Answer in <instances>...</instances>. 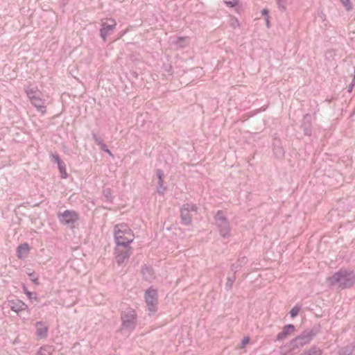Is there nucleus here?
Segmentation results:
<instances>
[{
    "mask_svg": "<svg viewBox=\"0 0 355 355\" xmlns=\"http://www.w3.org/2000/svg\"><path fill=\"white\" fill-rule=\"evenodd\" d=\"M329 286H337L340 289L351 288L355 283V273L353 270L341 268L327 279Z\"/></svg>",
    "mask_w": 355,
    "mask_h": 355,
    "instance_id": "nucleus-1",
    "label": "nucleus"
},
{
    "mask_svg": "<svg viewBox=\"0 0 355 355\" xmlns=\"http://www.w3.org/2000/svg\"><path fill=\"white\" fill-rule=\"evenodd\" d=\"M114 236L118 247H129L135 239L132 230L126 223L115 225L114 227Z\"/></svg>",
    "mask_w": 355,
    "mask_h": 355,
    "instance_id": "nucleus-2",
    "label": "nucleus"
},
{
    "mask_svg": "<svg viewBox=\"0 0 355 355\" xmlns=\"http://www.w3.org/2000/svg\"><path fill=\"white\" fill-rule=\"evenodd\" d=\"M27 96L31 104L42 114L46 112L45 100L43 98L42 93L37 87H27L25 89Z\"/></svg>",
    "mask_w": 355,
    "mask_h": 355,
    "instance_id": "nucleus-3",
    "label": "nucleus"
},
{
    "mask_svg": "<svg viewBox=\"0 0 355 355\" xmlns=\"http://www.w3.org/2000/svg\"><path fill=\"white\" fill-rule=\"evenodd\" d=\"M121 329L131 333L137 327V315L134 309L129 308L121 312Z\"/></svg>",
    "mask_w": 355,
    "mask_h": 355,
    "instance_id": "nucleus-4",
    "label": "nucleus"
},
{
    "mask_svg": "<svg viewBox=\"0 0 355 355\" xmlns=\"http://www.w3.org/2000/svg\"><path fill=\"white\" fill-rule=\"evenodd\" d=\"M318 329L313 328L304 330L300 335L296 336L289 342V345L293 348H300L309 344L318 334Z\"/></svg>",
    "mask_w": 355,
    "mask_h": 355,
    "instance_id": "nucleus-5",
    "label": "nucleus"
},
{
    "mask_svg": "<svg viewBox=\"0 0 355 355\" xmlns=\"http://www.w3.org/2000/svg\"><path fill=\"white\" fill-rule=\"evenodd\" d=\"M215 223L220 235L223 238H229L230 236V225L228 219L224 216L222 210H218L214 216Z\"/></svg>",
    "mask_w": 355,
    "mask_h": 355,
    "instance_id": "nucleus-6",
    "label": "nucleus"
},
{
    "mask_svg": "<svg viewBox=\"0 0 355 355\" xmlns=\"http://www.w3.org/2000/svg\"><path fill=\"white\" fill-rule=\"evenodd\" d=\"M58 218L60 223L67 225L71 228L75 227V224L80 218L77 211L69 209L64 211L62 213H59Z\"/></svg>",
    "mask_w": 355,
    "mask_h": 355,
    "instance_id": "nucleus-7",
    "label": "nucleus"
},
{
    "mask_svg": "<svg viewBox=\"0 0 355 355\" xmlns=\"http://www.w3.org/2000/svg\"><path fill=\"white\" fill-rule=\"evenodd\" d=\"M144 298L148 310L152 313L155 312L158 304L157 291L153 287H150L146 291Z\"/></svg>",
    "mask_w": 355,
    "mask_h": 355,
    "instance_id": "nucleus-8",
    "label": "nucleus"
},
{
    "mask_svg": "<svg viewBox=\"0 0 355 355\" xmlns=\"http://www.w3.org/2000/svg\"><path fill=\"white\" fill-rule=\"evenodd\" d=\"M198 207L193 203H185L180 208L181 223L184 225H188L191 223L192 217L190 211H197Z\"/></svg>",
    "mask_w": 355,
    "mask_h": 355,
    "instance_id": "nucleus-9",
    "label": "nucleus"
},
{
    "mask_svg": "<svg viewBox=\"0 0 355 355\" xmlns=\"http://www.w3.org/2000/svg\"><path fill=\"white\" fill-rule=\"evenodd\" d=\"M116 26V22L114 19L110 18L106 21L102 22L100 29V35L103 41L106 40L107 36L112 34Z\"/></svg>",
    "mask_w": 355,
    "mask_h": 355,
    "instance_id": "nucleus-10",
    "label": "nucleus"
},
{
    "mask_svg": "<svg viewBox=\"0 0 355 355\" xmlns=\"http://www.w3.org/2000/svg\"><path fill=\"white\" fill-rule=\"evenodd\" d=\"M272 146L273 153L277 158L282 159L284 157L285 151L282 145V141L280 139L273 138Z\"/></svg>",
    "mask_w": 355,
    "mask_h": 355,
    "instance_id": "nucleus-11",
    "label": "nucleus"
},
{
    "mask_svg": "<svg viewBox=\"0 0 355 355\" xmlns=\"http://www.w3.org/2000/svg\"><path fill=\"white\" fill-rule=\"evenodd\" d=\"M301 128L304 134L307 136H311L312 134V122L311 116L309 114H306L304 116L303 121L301 125Z\"/></svg>",
    "mask_w": 355,
    "mask_h": 355,
    "instance_id": "nucleus-12",
    "label": "nucleus"
},
{
    "mask_svg": "<svg viewBox=\"0 0 355 355\" xmlns=\"http://www.w3.org/2000/svg\"><path fill=\"white\" fill-rule=\"evenodd\" d=\"M8 302L10 309L16 313L25 311L28 307L27 305L20 300H8Z\"/></svg>",
    "mask_w": 355,
    "mask_h": 355,
    "instance_id": "nucleus-13",
    "label": "nucleus"
},
{
    "mask_svg": "<svg viewBox=\"0 0 355 355\" xmlns=\"http://www.w3.org/2000/svg\"><path fill=\"white\" fill-rule=\"evenodd\" d=\"M125 251L118 252L116 256V261L119 265L127 263L131 254V248L127 247Z\"/></svg>",
    "mask_w": 355,
    "mask_h": 355,
    "instance_id": "nucleus-14",
    "label": "nucleus"
},
{
    "mask_svg": "<svg viewBox=\"0 0 355 355\" xmlns=\"http://www.w3.org/2000/svg\"><path fill=\"white\" fill-rule=\"evenodd\" d=\"M36 334L40 338H46L48 335L49 327L42 321L35 323Z\"/></svg>",
    "mask_w": 355,
    "mask_h": 355,
    "instance_id": "nucleus-15",
    "label": "nucleus"
},
{
    "mask_svg": "<svg viewBox=\"0 0 355 355\" xmlns=\"http://www.w3.org/2000/svg\"><path fill=\"white\" fill-rule=\"evenodd\" d=\"M295 330V326L293 324H289L285 325L282 331L279 332L276 338V340L282 341L286 339L290 334Z\"/></svg>",
    "mask_w": 355,
    "mask_h": 355,
    "instance_id": "nucleus-16",
    "label": "nucleus"
},
{
    "mask_svg": "<svg viewBox=\"0 0 355 355\" xmlns=\"http://www.w3.org/2000/svg\"><path fill=\"white\" fill-rule=\"evenodd\" d=\"M156 175L158 178V182H157V192L159 194H164V191H166V187H164V172L162 169H157L156 171Z\"/></svg>",
    "mask_w": 355,
    "mask_h": 355,
    "instance_id": "nucleus-17",
    "label": "nucleus"
},
{
    "mask_svg": "<svg viewBox=\"0 0 355 355\" xmlns=\"http://www.w3.org/2000/svg\"><path fill=\"white\" fill-rule=\"evenodd\" d=\"M29 251V245L27 243H22L17 248V256L19 259H24L28 254Z\"/></svg>",
    "mask_w": 355,
    "mask_h": 355,
    "instance_id": "nucleus-18",
    "label": "nucleus"
},
{
    "mask_svg": "<svg viewBox=\"0 0 355 355\" xmlns=\"http://www.w3.org/2000/svg\"><path fill=\"white\" fill-rule=\"evenodd\" d=\"M355 351V342L340 347L338 349V355H352Z\"/></svg>",
    "mask_w": 355,
    "mask_h": 355,
    "instance_id": "nucleus-19",
    "label": "nucleus"
},
{
    "mask_svg": "<svg viewBox=\"0 0 355 355\" xmlns=\"http://www.w3.org/2000/svg\"><path fill=\"white\" fill-rule=\"evenodd\" d=\"M322 351L320 348L316 346H313L307 350H305L304 352L300 354V355H322Z\"/></svg>",
    "mask_w": 355,
    "mask_h": 355,
    "instance_id": "nucleus-20",
    "label": "nucleus"
},
{
    "mask_svg": "<svg viewBox=\"0 0 355 355\" xmlns=\"http://www.w3.org/2000/svg\"><path fill=\"white\" fill-rule=\"evenodd\" d=\"M53 348L50 345L42 346L36 355H53Z\"/></svg>",
    "mask_w": 355,
    "mask_h": 355,
    "instance_id": "nucleus-21",
    "label": "nucleus"
},
{
    "mask_svg": "<svg viewBox=\"0 0 355 355\" xmlns=\"http://www.w3.org/2000/svg\"><path fill=\"white\" fill-rule=\"evenodd\" d=\"M187 37H178L175 40L172 42V44L175 45L178 49H183L187 46Z\"/></svg>",
    "mask_w": 355,
    "mask_h": 355,
    "instance_id": "nucleus-22",
    "label": "nucleus"
},
{
    "mask_svg": "<svg viewBox=\"0 0 355 355\" xmlns=\"http://www.w3.org/2000/svg\"><path fill=\"white\" fill-rule=\"evenodd\" d=\"M278 6V8L282 12H285L287 9V6L290 4L293 0H276Z\"/></svg>",
    "mask_w": 355,
    "mask_h": 355,
    "instance_id": "nucleus-23",
    "label": "nucleus"
},
{
    "mask_svg": "<svg viewBox=\"0 0 355 355\" xmlns=\"http://www.w3.org/2000/svg\"><path fill=\"white\" fill-rule=\"evenodd\" d=\"M236 281V275L233 274L232 276H229L227 278V282L225 284V289L230 291L232 288L233 284Z\"/></svg>",
    "mask_w": 355,
    "mask_h": 355,
    "instance_id": "nucleus-24",
    "label": "nucleus"
},
{
    "mask_svg": "<svg viewBox=\"0 0 355 355\" xmlns=\"http://www.w3.org/2000/svg\"><path fill=\"white\" fill-rule=\"evenodd\" d=\"M103 195L106 198L107 202L110 203L113 202L112 192L110 188L104 189L103 190Z\"/></svg>",
    "mask_w": 355,
    "mask_h": 355,
    "instance_id": "nucleus-25",
    "label": "nucleus"
},
{
    "mask_svg": "<svg viewBox=\"0 0 355 355\" xmlns=\"http://www.w3.org/2000/svg\"><path fill=\"white\" fill-rule=\"evenodd\" d=\"M58 167L61 174V178L66 179L68 177V174L66 171L65 164L64 162L60 163V164H58Z\"/></svg>",
    "mask_w": 355,
    "mask_h": 355,
    "instance_id": "nucleus-26",
    "label": "nucleus"
},
{
    "mask_svg": "<svg viewBox=\"0 0 355 355\" xmlns=\"http://www.w3.org/2000/svg\"><path fill=\"white\" fill-rule=\"evenodd\" d=\"M162 70L164 73H167L169 76L173 74V67L172 65L169 63H164L162 65Z\"/></svg>",
    "mask_w": 355,
    "mask_h": 355,
    "instance_id": "nucleus-27",
    "label": "nucleus"
},
{
    "mask_svg": "<svg viewBox=\"0 0 355 355\" xmlns=\"http://www.w3.org/2000/svg\"><path fill=\"white\" fill-rule=\"evenodd\" d=\"M301 308L302 306L300 304L295 305L290 311L291 317L293 318L296 317L298 315Z\"/></svg>",
    "mask_w": 355,
    "mask_h": 355,
    "instance_id": "nucleus-28",
    "label": "nucleus"
},
{
    "mask_svg": "<svg viewBox=\"0 0 355 355\" xmlns=\"http://www.w3.org/2000/svg\"><path fill=\"white\" fill-rule=\"evenodd\" d=\"M347 11L352 9V5L349 0H339Z\"/></svg>",
    "mask_w": 355,
    "mask_h": 355,
    "instance_id": "nucleus-29",
    "label": "nucleus"
},
{
    "mask_svg": "<svg viewBox=\"0 0 355 355\" xmlns=\"http://www.w3.org/2000/svg\"><path fill=\"white\" fill-rule=\"evenodd\" d=\"M242 268V263H238L237 262L231 265V270L235 275Z\"/></svg>",
    "mask_w": 355,
    "mask_h": 355,
    "instance_id": "nucleus-30",
    "label": "nucleus"
},
{
    "mask_svg": "<svg viewBox=\"0 0 355 355\" xmlns=\"http://www.w3.org/2000/svg\"><path fill=\"white\" fill-rule=\"evenodd\" d=\"M24 291L31 300L37 298V293L29 291L26 286H24Z\"/></svg>",
    "mask_w": 355,
    "mask_h": 355,
    "instance_id": "nucleus-31",
    "label": "nucleus"
},
{
    "mask_svg": "<svg viewBox=\"0 0 355 355\" xmlns=\"http://www.w3.org/2000/svg\"><path fill=\"white\" fill-rule=\"evenodd\" d=\"M266 109H267V106L266 105V106H262L259 109H257V110H254V111H251L250 112L248 113V114H249L250 116H253L256 115L257 114H258L259 112H264Z\"/></svg>",
    "mask_w": 355,
    "mask_h": 355,
    "instance_id": "nucleus-32",
    "label": "nucleus"
},
{
    "mask_svg": "<svg viewBox=\"0 0 355 355\" xmlns=\"http://www.w3.org/2000/svg\"><path fill=\"white\" fill-rule=\"evenodd\" d=\"M92 139L95 141V143L98 146L99 144H101V142L103 141L102 139L95 133L92 132Z\"/></svg>",
    "mask_w": 355,
    "mask_h": 355,
    "instance_id": "nucleus-33",
    "label": "nucleus"
},
{
    "mask_svg": "<svg viewBox=\"0 0 355 355\" xmlns=\"http://www.w3.org/2000/svg\"><path fill=\"white\" fill-rule=\"evenodd\" d=\"M28 276L30 277L31 281H33L35 284H39L38 278H37V277H36L35 272L29 273Z\"/></svg>",
    "mask_w": 355,
    "mask_h": 355,
    "instance_id": "nucleus-34",
    "label": "nucleus"
},
{
    "mask_svg": "<svg viewBox=\"0 0 355 355\" xmlns=\"http://www.w3.org/2000/svg\"><path fill=\"white\" fill-rule=\"evenodd\" d=\"M52 157L54 162H56L58 164H60V163L62 162L58 154H52Z\"/></svg>",
    "mask_w": 355,
    "mask_h": 355,
    "instance_id": "nucleus-35",
    "label": "nucleus"
},
{
    "mask_svg": "<svg viewBox=\"0 0 355 355\" xmlns=\"http://www.w3.org/2000/svg\"><path fill=\"white\" fill-rule=\"evenodd\" d=\"M238 263H242V267L247 263V258L245 257H243L239 258L236 261Z\"/></svg>",
    "mask_w": 355,
    "mask_h": 355,
    "instance_id": "nucleus-36",
    "label": "nucleus"
},
{
    "mask_svg": "<svg viewBox=\"0 0 355 355\" xmlns=\"http://www.w3.org/2000/svg\"><path fill=\"white\" fill-rule=\"evenodd\" d=\"M151 271V268L147 266H144L141 269V272L143 275H145L146 272L150 273Z\"/></svg>",
    "mask_w": 355,
    "mask_h": 355,
    "instance_id": "nucleus-37",
    "label": "nucleus"
},
{
    "mask_svg": "<svg viewBox=\"0 0 355 355\" xmlns=\"http://www.w3.org/2000/svg\"><path fill=\"white\" fill-rule=\"evenodd\" d=\"M250 341V338L248 337H245L241 341V347H244L246 344H248Z\"/></svg>",
    "mask_w": 355,
    "mask_h": 355,
    "instance_id": "nucleus-38",
    "label": "nucleus"
},
{
    "mask_svg": "<svg viewBox=\"0 0 355 355\" xmlns=\"http://www.w3.org/2000/svg\"><path fill=\"white\" fill-rule=\"evenodd\" d=\"M225 3L227 4V5H230V7H234L236 6V0H233L232 1H226Z\"/></svg>",
    "mask_w": 355,
    "mask_h": 355,
    "instance_id": "nucleus-39",
    "label": "nucleus"
},
{
    "mask_svg": "<svg viewBox=\"0 0 355 355\" xmlns=\"http://www.w3.org/2000/svg\"><path fill=\"white\" fill-rule=\"evenodd\" d=\"M98 146H100L101 149L103 151H105L106 148H107L106 144L103 142V141L101 142V144H99Z\"/></svg>",
    "mask_w": 355,
    "mask_h": 355,
    "instance_id": "nucleus-40",
    "label": "nucleus"
},
{
    "mask_svg": "<svg viewBox=\"0 0 355 355\" xmlns=\"http://www.w3.org/2000/svg\"><path fill=\"white\" fill-rule=\"evenodd\" d=\"M261 13L263 15H268V11L267 9H263L261 10Z\"/></svg>",
    "mask_w": 355,
    "mask_h": 355,
    "instance_id": "nucleus-41",
    "label": "nucleus"
},
{
    "mask_svg": "<svg viewBox=\"0 0 355 355\" xmlns=\"http://www.w3.org/2000/svg\"><path fill=\"white\" fill-rule=\"evenodd\" d=\"M105 153H107L110 156H113L112 152L108 149V148H106V150H105Z\"/></svg>",
    "mask_w": 355,
    "mask_h": 355,
    "instance_id": "nucleus-42",
    "label": "nucleus"
},
{
    "mask_svg": "<svg viewBox=\"0 0 355 355\" xmlns=\"http://www.w3.org/2000/svg\"><path fill=\"white\" fill-rule=\"evenodd\" d=\"M353 86H354V85H351V84H350V85H349V89H348V91H349V92H351V91H352V88H353Z\"/></svg>",
    "mask_w": 355,
    "mask_h": 355,
    "instance_id": "nucleus-43",
    "label": "nucleus"
},
{
    "mask_svg": "<svg viewBox=\"0 0 355 355\" xmlns=\"http://www.w3.org/2000/svg\"><path fill=\"white\" fill-rule=\"evenodd\" d=\"M266 24L267 26L269 27V20L268 19H266Z\"/></svg>",
    "mask_w": 355,
    "mask_h": 355,
    "instance_id": "nucleus-44",
    "label": "nucleus"
}]
</instances>
